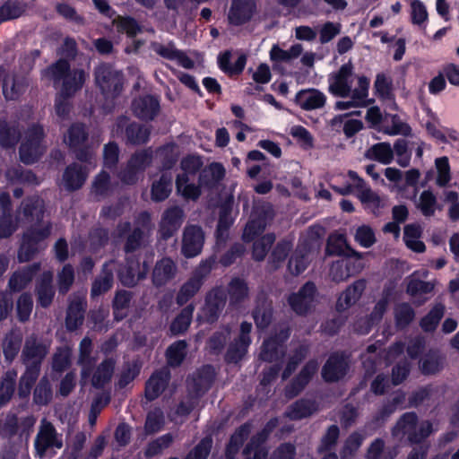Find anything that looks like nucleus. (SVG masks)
<instances>
[{
  "label": "nucleus",
  "mask_w": 459,
  "mask_h": 459,
  "mask_svg": "<svg viewBox=\"0 0 459 459\" xmlns=\"http://www.w3.org/2000/svg\"><path fill=\"white\" fill-rule=\"evenodd\" d=\"M42 77L53 81L55 84L62 81V91L56 102V112L59 117L65 118L70 111V104L66 98L82 87L86 80L85 73L81 69L71 71L68 62L60 59L45 70Z\"/></svg>",
  "instance_id": "nucleus-1"
},
{
  "label": "nucleus",
  "mask_w": 459,
  "mask_h": 459,
  "mask_svg": "<svg viewBox=\"0 0 459 459\" xmlns=\"http://www.w3.org/2000/svg\"><path fill=\"white\" fill-rule=\"evenodd\" d=\"M418 415L410 411L403 413L392 429L394 437L400 441L406 438L411 445L423 443L434 431L429 420L422 421L418 427Z\"/></svg>",
  "instance_id": "nucleus-2"
},
{
  "label": "nucleus",
  "mask_w": 459,
  "mask_h": 459,
  "mask_svg": "<svg viewBox=\"0 0 459 459\" xmlns=\"http://www.w3.org/2000/svg\"><path fill=\"white\" fill-rule=\"evenodd\" d=\"M44 214V202L38 196L24 200L16 215V221H12L10 214H3L0 219V238L11 236L17 229L19 222H39Z\"/></svg>",
  "instance_id": "nucleus-3"
},
{
  "label": "nucleus",
  "mask_w": 459,
  "mask_h": 459,
  "mask_svg": "<svg viewBox=\"0 0 459 459\" xmlns=\"http://www.w3.org/2000/svg\"><path fill=\"white\" fill-rule=\"evenodd\" d=\"M51 224H40L39 228H31L24 233L22 242L18 252L20 262L30 260L37 253L45 249V239L50 235Z\"/></svg>",
  "instance_id": "nucleus-4"
},
{
  "label": "nucleus",
  "mask_w": 459,
  "mask_h": 459,
  "mask_svg": "<svg viewBox=\"0 0 459 459\" xmlns=\"http://www.w3.org/2000/svg\"><path fill=\"white\" fill-rule=\"evenodd\" d=\"M365 77L354 74V67L351 61L343 64L340 69L329 77V91L337 97L346 98L353 92L358 86V78Z\"/></svg>",
  "instance_id": "nucleus-5"
},
{
  "label": "nucleus",
  "mask_w": 459,
  "mask_h": 459,
  "mask_svg": "<svg viewBox=\"0 0 459 459\" xmlns=\"http://www.w3.org/2000/svg\"><path fill=\"white\" fill-rule=\"evenodd\" d=\"M95 81L107 99H113L123 90L124 79L120 72L102 64L95 69Z\"/></svg>",
  "instance_id": "nucleus-6"
},
{
  "label": "nucleus",
  "mask_w": 459,
  "mask_h": 459,
  "mask_svg": "<svg viewBox=\"0 0 459 459\" xmlns=\"http://www.w3.org/2000/svg\"><path fill=\"white\" fill-rule=\"evenodd\" d=\"M43 137L41 126H33L28 129L20 148V158L23 163L31 164L43 154L46 149L42 143Z\"/></svg>",
  "instance_id": "nucleus-7"
},
{
  "label": "nucleus",
  "mask_w": 459,
  "mask_h": 459,
  "mask_svg": "<svg viewBox=\"0 0 459 459\" xmlns=\"http://www.w3.org/2000/svg\"><path fill=\"white\" fill-rule=\"evenodd\" d=\"M290 336L288 328H281L274 337L265 340L261 347L259 358L267 362H278L285 354L284 342Z\"/></svg>",
  "instance_id": "nucleus-8"
},
{
  "label": "nucleus",
  "mask_w": 459,
  "mask_h": 459,
  "mask_svg": "<svg viewBox=\"0 0 459 459\" xmlns=\"http://www.w3.org/2000/svg\"><path fill=\"white\" fill-rule=\"evenodd\" d=\"M152 158V152L150 150L134 154L126 168L119 175L121 181L127 185L134 184L137 181L138 175L151 163Z\"/></svg>",
  "instance_id": "nucleus-9"
},
{
  "label": "nucleus",
  "mask_w": 459,
  "mask_h": 459,
  "mask_svg": "<svg viewBox=\"0 0 459 459\" xmlns=\"http://www.w3.org/2000/svg\"><path fill=\"white\" fill-rule=\"evenodd\" d=\"M62 446L63 442L57 438V433L53 424L44 420L34 441L37 455L43 458L48 449L52 447L60 449Z\"/></svg>",
  "instance_id": "nucleus-10"
},
{
  "label": "nucleus",
  "mask_w": 459,
  "mask_h": 459,
  "mask_svg": "<svg viewBox=\"0 0 459 459\" xmlns=\"http://www.w3.org/2000/svg\"><path fill=\"white\" fill-rule=\"evenodd\" d=\"M252 330V325L247 322H243L240 325V332L237 338L230 343L228 348L225 359L228 362L237 363L247 353V348L251 343L250 332Z\"/></svg>",
  "instance_id": "nucleus-11"
},
{
  "label": "nucleus",
  "mask_w": 459,
  "mask_h": 459,
  "mask_svg": "<svg viewBox=\"0 0 459 459\" xmlns=\"http://www.w3.org/2000/svg\"><path fill=\"white\" fill-rule=\"evenodd\" d=\"M226 295L222 289L217 288L210 291L206 297L205 305L202 309L199 319L212 323L218 318L225 306Z\"/></svg>",
  "instance_id": "nucleus-12"
},
{
  "label": "nucleus",
  "mask_w": 459,
  "mask_h": 459,
  "mask_svg": "<svg viewBox=\"0 0 459 459\" xmlns=\"http://www.w3.org/2000/svg\"><path fill=\"white\" fill-rule=\"evenodd\" d=\"M369 79L368 77L358 78V86L354 87L353 92L347 97L349 100L337 101L335 108L338 110H346L351 108L366 107L368 104Z\"/></svg>",
  "instance_id": "nucleus-13"
},
{
  "label": "nucleus",
  "mask_w": 459,
  "mask_h": 459,
  "mask_svg": "<svg viewBox=\"0 0 459 459\" xmlns=\"http://www.w3.org/2000/svg\"><path fill=\"white\" fill-rule=\"evenodd\" d=\"M204 235L198 226H186L183 234L182 253L186 257H194L201 253Z\"/></svg>",
  "instance_id": "nucleus-14"
},
{
  "label": "nucleus",
  "mask_w": 459,
  "mask_h": 459,
  "mask_svg": "<svg viewBox=\"0 0 459 459\" xmlns=\"http://www.w3.org/2000/svg\"><path fill=\"white\" fill-rule=\"evenodd\" d=\"M316 286L312 282H307L300 290L289 298V304L297 314H306L314 306Z\"/></svg>",
  "instance_id": "nucleus-15"
},
{
  "label": "nucleus",
  "mask_w": 459,
  "mask_h": 459,
  "mask_svg": "<svg viewBox=\"0 0 459 459\" xmlns=\"http://www.w3.org/2000/svg\"><path fill=\"white\" fill-rule=\"evenodd\" d=\"M256 11L254 0H233L228 19L230 24L238 26L250 21Z\"/></svg>",
  "instance_id": "nucleus-16"
},
{
  "label": "nucleus",
  "mask_w": 459,
  "mask_h": 459,
  "mask_svg": "<svg viewBox=\"0 0 459 459\" xmlns=\"http://www.w3.org/2000/svg\"><path fill=\"white\" fill-rule=\"evenodd\" d=\"M152 262V255L148 261L144 260L141 265L138 261L127 259V267L121 269L118 277L125 286H134L139 280L145 277L149 264Z\"/></svg>",
  "instance_id": "nucleus-17"
},
{
  "label": "nucleus",
  "mask_w": 459,
  "mask_h": 459,
  "mask_svg": "<svg viewBox=\"0 0 459 459\" xmlns=\"http://www.w3.org/2000/svg\"><path fill=\"white\" fill-rule=\"evenodd\" d=\"M318 363L315 360L308 361L301 369L297 377L286 387L285 394L288 399L297 396L308 384L311 377L316 373Z\"/></svg>",
  "instance_id": "nucleus-18"
},
{
  "label": "nucleus",
  "mask_w": 459,
  "mask_h": 459,
  "mask_svg": "<svg viewBox=\"0 0 459 459\" xmlns=\"http://www.w3.org/2000/svg\"><path fill=\"white\" fill-rule=\"evenodd\" d=\"M348 369V359L343 354H333L322 370L325 381H336L342 378Z\"/></svg>",
  "instance_id": "nucleus-19"
},
{
  "label": "nucleus",
  "mask_w": 459,
  "mask_h": 459,
  "mask_svg": "<svg viewBox=\"0 0 459 459\" xmlns=\"http://www.w3.org/2000/svg\"><path fill=\"white\" fill-rule=\"evenodd\" d=\"M184 212L179 207H171L163 213L160 232L163 238H169L174 235L183 222Z\"/></svg>",
  "instance_id": "nucleus-20"
},
{
  "label": "nucleus",
  "mask_w": 459,
  "mask_h": 459,
  "mask_svg": "<svg viewBox=\"0 0 459 459\" xmlns=\"http://www.w3.org/2000/svg\"><path fill=\"white\" fill-rule=\"evenodd\" d=\"M48 346L37 341L35 336H30L26 340L22 351L25 363L29 367L39 365L48 353Z\"/></svg>",
  "instance_id": "nucleus-21"
},
{
  "label": "nucleus",
  "mask_w": 459,
  "mask_h": 459,
  "mask_svg": "<svg viewBox=\"0 0 459 459\" xmlns=\"http://www.w3.org/2000/svg\"><path fill=\"white\" fill-rule=\"evenodd\" d=\"M295 101L304 110H313L325 106L326 96L316 89L299 91L295 97Z\"/></svg>",
  "instance_id": "nucleus-22"
},
{
  "label": "nucleus",
  "mask_w": 459,
  "mask_h": 459,
  "mask_svg": "<svg viewBox=\"0 0 459 459\" xmlns=\"http://www.w3.org/2000/svg\"><path fill=\"white\" fill-rule=\"evenodd\" d=\"M134 114L143 120H152L160 110V104L156 98L147 95L135 100L132 104Z\"/></svg>",
  "instance_id": "nucleus-23"
},
{
  "label": "nucleus",
  "mask_w": 459,
  "mask_h": 459,
  "mask_svg": "<svg viewBox=\"0 0 459 459\" xmlns=\"http://www.w3.org/2000/svg\"><path fill=\"white\" fill-rule=\"evenodd\" d=\"M215 377V370L212 366H204L197 373L196 377L187 379L189 392L199 395L209 389Z\"/></svg>",
  "instance_id": "nucleus-24"
},
{
  "label": "nucleus",
  "mask_w": 459,
  "mask_h": 459,
  "mask_svg": "<svg viewBox=\"0 0 459 459\" xmlns=\"http://www.w3.org/2000/svg\"><path fill=\"white\" fill-rule=\"evenodd\" d=\"M169 380V371L162 368L155 372L146 383L145 395L150 401L157 399L164 391Z\"/></svg>",
  "instance_id": "nucleus-25"
},
{
  "label": "nucleus",
  "mask_w": 459,
  "mask_h": 459,
  "mask_svg": "<svg viewBox=\"0 0 459 459\" xmlns=\"http://www.w3.org/2000/svg\"><path fill=\"white\" fill-rule=\"evenodd\" d=\"M28 79L23 75L8 74L3 83V93L6 100H17L25 92L28 87Z\"/></svg>",
  "instance_id": "nucleus-26"
},
{
  "label": "nucleus",
  "mask_w": 459,
  "mask_h": 459,
  "mask_svg": "<svg viewBox=\"0 0 459 459\" xmlns=\"http://www.w3.org/2000/svg\"><path fill=\"white\" fill-rule=\"evenodd\" d=\"M366 285L365 280H358L353 282L338 298L336 308L338 310H345L354 305L361 297Z\"/></svg>",
  "instance_id": "nucleus-27"
},
{
  "label": "nucleus",
  "mask_w": 459,
  "mask_h": 459,
  "mask_svg": "<svg viewBox=\"0 0 459 459\" xmlns=\"http://www.w3.org/2000/svg\"><path fill=\"white\" fill-rule=\"evenodd\" d=\"M359 267L349 257H343L333 262L330 268V276L333 281L340 282L347 280L352 274L358 273Z\"/></svg>",
  "instance_id": "nucleus-28"
},
{
  "label": "nucleus",
  "mask_w": 459,
  "mask_h": 459,
  "mask_svg": "<svg viewBox=\"0 0 459 459\" xmlns=\"http://www.w3.org/2000/svg\"><path fill=\"white\" fill-rule=\"evenodd\" d=\"M85 307L86 302L83 297H75L71 301L65 320L69 331H74L82 325Z\"/></svg>",
  "instance_id": "nucleus-29"
},
{
  "label": "nucleus",
  "mask_w": 459,
  "mask_h": 459,
  "mask_svg": "<svg viewBox=\"0 0 459 459\" xmlns=\"http://www.w3.org/2000/svg\"><path fill=\"white\" fill-rule=\"evenodd\" d=\"M177 273L175 263L169 258L160 260L152 272V281L156 286H162L172 280Z\"/></svg>",
  "instance_id": "nucleus-30"
},
{
  "label": "nucleus",
  "mask_w": 459,
  "mask_h": 459,
  "mask_svg": "<svg viewBox=\"0 0 459 459\" xmlns=\"http://www.w3.org/2000/svg\"><path fill=\"white\" fill-rule=\"evenodd\" d=\"M389 291L384 293L383 297L376 304L374 310L370 315V318L365 319L363 325H355L354 327L356 332L361 334L368 333L371 328V325L375 323H377L382 318L389 303Z\"/></svg>",
  "instance_id": "nucleus-31"
},
{
  "label": "nucleus",
  "mask_w": 459,
  "mask_h": 459,
  "mask_svg": "<svg viewBox=\"0 0 459 459\" xmlns=\"http://www.w3.org/2000/svg\"><path fill=\"white\" fill-rule=\"evenodd\" d=\"M116 362L112 359L103 360L93 371L91 384L96 388L104 387L113 377Z\"/></svg>",
  "instance_id": "nucleus-32"
},
{
  "label": "nucleus",
  "mask_w": 459,
  "mask_h": 459,
  "mask_svg": "<svg viewBox=\"0 0 459 459\" xmlns=\"http://www.w3.org/2000/svg\"><path fill=\"white\" fill-rule=\"evenodd\" d=\"M53 273L50 271L44 272L38 281L37 284V295L38 302L40 306L46 307H48L55 295V291L52 286Z\"/></svg>",
  "instance_id": "nucleus-33"
},
{
  "label": "nucleus",
  "mask_w": 459,
  "mask_h": 459,
  "mask_svg": "<svg viewBox=\"0 0 459 459\" xmlns=\"http://www.w3.org/2000/svg\"><path fill=\"white\" fill-rule=\"evenodd\" d=\"M272 219V212L271 209L268 210L264 213V217L261 218L258 216V211L256 210L252 214V219L247 224L244 233L243 238L245 241H252L257 235L261 234L266 225L267 221Z\"/></svg>",
  "instance_id": "nucleus-34"
},
{
  "label": "nucleus",
  "mask_w": 459,
  "mask_h": 459,
  "mask_svg": "<svg viewBox=\"0 0 459 459\" xmlns=\"http://www.w3.org/2000/svg\"><path fill=\"white\" fill-rule=\"evenodd\" d=\"M79 351L78 364L82 367V380L86 381L91 376V367L95 362V359L91 356L92 342L90 338L82 339Z\"/></svg>",
  "instance_id": "nucleus-35"
},
{
  "label": "nucleus",
  "mask_w": 459,
  "mask_h": 459,
  "mask_svg": "<svg viewBox=\"0 0 459 459\" xmlns=\"http://www.w3.org/2000/svg\"><path fill=\"white\" fill-rule=\"evenodd\" d=\"M87 178L86 169H82L81 166L77 164H73L65 169L63 181L65 186L68 190H75L80 188L85 182Z\"/></svg>",
  "instance_id": "nucleus-36"
},
{
  "label": "nucleus",
  "mask_w": 459,
  "mask_h": 459,
  "mask_svg": "<svg viewBox=\"0 0 459 459\" xmlns=\"http://www.w3.org/2000/svg\"><path fill=\"white\" fill-rule=\"evenodd\" d=\"M365 156L368 160L387 165L394 160V151L389 143H379L368 148Z\"/></svg>",
  "instance_id": "nucleus-37"
},
{
  "label": "nucleus",
  "mask_w": 459,
  "mask_h": 459,
  "mask_svg": "<svg viewBox=\"0 0 459 459\" xmlns=\"http://www.w3.org/2000/svg\"><path fill=\"white\" fill-rule=\"evenodd\" d=\"M39 270V264H35L21 271L15 272L9 280V287L13 291L24 289L32 280L35 273Z\"/></svg>",
  "instance_id": "nucleus-38"
},
{
  "label": "nucleus",
  "mask_w": 459,
  "mask_h": 459,
  "mask_svg": "<svg viewBox=\"0 0 459 459\" xmlns=\"http://www.w3.org/2000/svg\"><path fill=\"white\" fill-rule=\"evenodd\" d=\"M116 264L114 262H109L103 266L102 273L99 278H97L91 288V295L99 296L108 291L113 283V270Z\"/></svg>",
  "instance_id": "nucleus-39"
},
{
  "label": "nucleus",
  "mask_w": 459,
  "mask_h": 459,
  "mask_svg": "<svg viewBox=\"0 0 459 459\" xmlns=\"http://www.w3.org/2000/svg\"><path fill=\"white\" fill-rule=\"evenodd\" d=\"M253 317L257 328H266L272 319V303L264 296L259 297Z\"/></svg>",
  "instance_id": "nucleus-40"
},
{
  "label": "nucleus",
  "mask_w": 459,
  "mask_h": 459,
  "mask_svg": "<svg viewBox=\"0 0 459 459\" xmlns=\"http://www.w3.org/2000/svg\"><path fill=\"white\" fill-rule=\"evenodd\" d=\"M172 187V175L169 171L162 172L159 180L152 186V198L156 202L163 201L169 195Z\"/></svg>",
  "instance_id": "nucleus-41"
},
{
  "label": "nucleus",
  "mask_w": 459,
  "mask_h": 459,
  "mask_svg": "<svg viewBox=\"0 0 459 459\" xmlns=\"http://www.w3.org/2000/svg\"><path fill=\"white\" fill-rule=\"evenodd\" d=\"M397 453L396 447L385 449V441L377 437L368 446L366 459H394Z\"/></svg>",
  "instance_id": "nucleus-42"
},
{
  "label": "nucleus",
  "mask_w": 459,
  "mask_h": 459,
  "mask_svg": "<svg viewBox=\"0 0 459 459\" xmlns=\"http://www.w3.org/2000/svg\"><path fill=\"white\" fill-rule=\"evenodd\" d=\"M421 230L420 226L410 224L405 226L403 233V240L408 248L422 253L425 251V244L420 240Z\"/></svg>",
  "instance_id": "nucleus-43"
},
{
  "label": "nucleus",
  "mask_w": 459,
  "mask_h": 459,
  "mask_svg": "<svg viewBox=\"0 0 459 459\" xmlns=\"http://www.w3.org/2000/svg\"><path fill=\"white\" fill-rule=\"evenodd\" d=\"M224 177L225 169L222 164L212 162L204 169L200 177V181L203 185L213 186L222 180Z\"/></svg>",
  "instance_id": "nucleus-44"
},
{
  "label": "nucleus",
  "mask_w": 459,
  "mask_h": 459,
  "mask_svg": "<svg viewBox=\"0 0 459 459\" xmlns=\"http://www.w3.org/2000/svg\"><path fill=\"white\" fill-rule=\"evenodd\" d=\"M443 366L444 358L437 351H429L420 359V369L426 375L439 372Z\"/></svg>",
  "instance_id": "nucleus-45"
},
{
  "label": "nucleus",
  "mask_w": 459,
  "mask_h": 459,
  "mask_svg": "<svg viewBox=\"0 0 459 459\" xmlns=\"http://www.w3.org/2000/svg\"><path fill=\"white\" fill-rule=\"evenodd\" d=\"M303 51L302 45L295 44L288 50H284L278 46H273L270 51L271 60L273 62H290L301 55Z\"/></svg>",
  "instance_id": "nucleus-46"
},
{
  "label": "nucleus",
  "mask_w": 459,
  "mask_h": 459,
  "mask_svg": "<svg viewBox=\"0 0 459 459\" xmlns=\"http://www.w3.org/2000/svg\"><path fill=\"white\" fill-rule=\"evenodd\" d=\"M308 254L309 251L306 247H298L289 261L290 273L298 275L305 271L308 264Z\"/></svg>",
  "instance_id": "nucleus-47"
},
{
  "label": "nucleus",
  "mask_w": 459,
  "mask_h": 459,
  "mask_svg": "<svg viewBox=\"0 0 459 459\" xmlns=\"http://www.w3.org/2000/svg\"><path fill=\"white\" fill-rule=\"evenodd\" d=\"M320 403H292L286 411L291 420H299L309 417L319 410Z\"/></svg>",
  "instance_id": "nucleus-48"
},
{
  "label": "nucleus",
  "mask_w": 459,
  "mask_h": 459,
  "mask_svg": "<svg viewBox=\"0 0 459 459\" xmlns=\"http://www.w3.org/2000/svg\"><path fill=\"white\" fill-rule=\"evenodd\" d=\"M27 5L16 0H8L0 7V23L20 17Z\"/></svg>",
  "instance_id": "nucleus-49"
},
{
  "label": "nucleus",
  "mask_w": 459,
  "mask_h": 459,
  "mask_svg": "<svg viewBox=\"0 0 459 459\" xmlns=\"http://www.w3.org/2000/svg\"><path fill=\"white\" fill-rule=\"evenodd\" d=\"M202 285V278L195 274L191 277L180 289L177 301L178 305L186 303L200 289Z\"/></svg>",
  "instance_id": "nucleus-50"
},
{
  "label": "nucleus",
  "mask_w": 459,
  "mask_h": 459,
  "mask_svg": "<svg viewBox=\"0 0 459 459\" xmlns=\"http://www.w3.org/2000/svg\"><path fill=\"white\" fill-rule=\"evenodd\" d=\"M416 206L424 216H433L437 208V197L431 191L424 190L420 194Z\"/></svg>",
  "instance_id": "nucleus-51"
},
{
  "label": "nucleus",
  "mask_w": 459,
  "mask_h": 459,
  "mask_svg": "<svg viewBox=\"0 0 459 459\" xmlns=\"http://www.w3.org/2000/svg\"><path fill=\"white\" fill-rule=\"evenodd\" d=\"M445 312V307L442 304L436 305L429 313L425 316L420 323L421 329L425 332L434 331L440 319L443 317Z\"/></svg>",
  "instance_id": "nucleus-52"
},
{
  "label": "nucleus",
  "mask_w": 459,
  "mask_h": 459,
  "mask_svg": "<svg viewBox=\"0 0 459 459\" xmlns=\"http://www.w3.org/2000/svg\"><path fill=\"white\" fill-rule=\"evenodd\" d=\"M189 178L186 175H178L176 181L177 190L185 199L196 200L201 195L198 186L188 184Z\"/></svg>",
  "instance_id": "nucleus-53"
},
{
  "label": "nucleus",
  "mask_w": 459,
  "mask_h": 459,
  "mask_svg": "<svg viewBox=\"0 0 459 459\" xmlns=\"http://www.w3.org/2000/svg\"><path fill=\"white\" fill-rule=\"evenodd\" d=\"M39 368L29 367L20 380L19 394L21 398H25L30 392L32 385L39 377Z\"/></svg>",
  "instance_id": "nucleus-54"
},
{
  "label": "nucleus",
  "mask_w": 459,
  "mask_h": 459,
  "mask_svg": "<svg viewBox=\"0 0 459 459\" xmlns=\"http://www.w3.org/2000/svg\"><path fill=\"white\" fill-rule=\"evenodd\" d=\"M193 312L194 307L191 305L187 306L181 311L170 325V331L173 334L182 333L188 328L191 323Z\"/></svg>",
  "instance_id": "nucleus-55"
},
{
  "label": "nucleus",
  "mask_w": 459,
  "mask_h": 459,
  "mask_svg": "<svg viewBox=\"0 0 459 459\" xmlns=\"http://www.w3.org/2000/svg\"><path fill=\"white\" fill-rule=\"evenodd\" d=\"M212 447V438L211 437H203L191 449L184 459H207Z\"/></svg>",
  "instance_id": "nucleus-56"
},
{
  "label": "nucleus",
  "mask_w": 459,
  "mask_h": 459,
  "mask_svg": "<svg viewBox=\"0 0 459 459\" xmlns=\"http://www.w3.org/2000/svg\"><path fill=\"white\" fill-rule=\"evenodd\" d=\"M269 437L264 433L262 430L258 431L255 435H253L250 440L247 443L243 449L244 455H249L251 453H255L259 450L265 452L266 458L268 457V449L264 446V443L267 441Z\"/></svg>",
  "instance_id": "nucleus-57"
},
{
  "label": "nucleus",
  "mask_w": 459,
  "mask_h": 459,
  "mask_svg": "<svg viewBox=\"0 0 459 459\" xmlns=\"http://www.w3.org/2000/svg\"><path fill=\"white\" fill-rule=\"evenodd\" d=\"M17 372L15 370H8L0 384V402H8L14 392Z\"/></svg>",
  "instance_id": "nucleus-58"
},
{
  "label": "nucleus",
  "mask_w": 459,
  "mask_h": 459,
  "mask_svg": "<svg viewBox=\"0 0 459 459\" xmlns=\"http://www.w3.org/2000/svg\"><path fill=\"white\" fill-rule=\"evenodd\" d=\"M20 138V132L14 126L0 122V144L4 147L15 145Z\"/></svg>",
  "instance_id": "nucleus-59"
},
{
  "label": "nucleus",
  "mask_w": 459,
  "mask_h": 459,
  "mask_svg": "<svg viewBox=\"0 0 459 459\" xmlns=\"http://www.w3.org/2000/svg\"><path fill=\"white\" fill-rule=\"evenodd\" d=\"M186 342L178 341L171 344L167 350V359L169 366H178L186 356Z\"/></svg>",
  "instance_id": "nucleus-60"
},
{
  "label": "nucleus",
  "mask_w": 459,
  "mask_h": 459,
  "mask_svg": "<svg viewBox=\"0 0 459 459\" xmlns=\"http://www.w3.org/2000/svg\"><path fill=\"white\" fill-rule=\"evenodd\" d=\"M307 353V347L299 345L292 354L290 355L286 368L282 372V378H288L297 368L299 362L306 357Z\"/></svg>",
  "instance_id": "nucleus-61"
},
{
  "label": "nucleus",
  "mask_w": 459,
  "mask_h": 459,
  "mask_svg": "<svg viewBox=\"0 0 459 459\" xmlns=\"http://www.w3.org/2000/svg\"><path fill=\"white\" fill-rule=\"evenodd\" d=\"M157 155L163 160V168L168 170L177 161L179 148L175 143H169L157 151Z\"/></svg>",
  "instance_id": "nucleus-62"
},
{
  "label": "nucleus",
  "mask_w": 459,
  "mask_h": 459,
  "mask_svg": "<svg viewBox=\"0 0 459 459\" xmlns=\"http://www.w3.org/2000/svg\"><path fill=\"white\" fill-rule=\"evenodd\" d=\"M248 289L246 282L240 279H233L230 283L229 294L230 304L237 305L247 297Z\"/></svg>",
  "instance_id": "nucleus-63"
},
{
  "label": "nucleus",
  "mask_w": 459,
  "mask_h": 459,
  "mask_svg": "<svg viewBox=\"0 0 459 459\" xmlns=\"http://www.w3.org/2000/svg\"><path fill=\"white\" fill-rule=\"evenodd\" d=\"M126 134L128 142L134 144H140L148 140L150 132L144 126L137 124H131L126 127Z\"/></svg>",
  "instance_id": "nucleus-64"
}]
</instances>
